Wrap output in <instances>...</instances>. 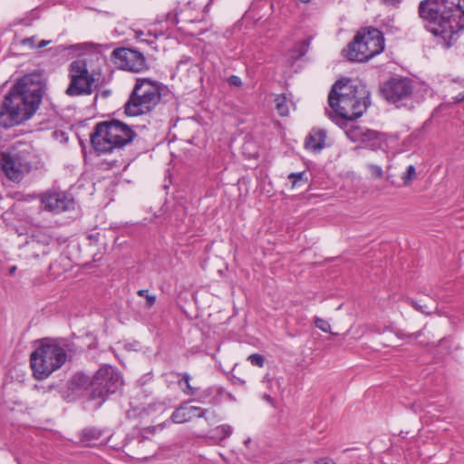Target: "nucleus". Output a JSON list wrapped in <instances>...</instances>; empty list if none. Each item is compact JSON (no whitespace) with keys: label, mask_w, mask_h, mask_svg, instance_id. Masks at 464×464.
<instances>
[{"label":"nucleus","mask_w":464,"mask_h":464,"mask_svg":"<svg viewBox=\"0 0 464 464\" xmlns=\"http://www.w3.org/2000/svg\"><path fill=\"white\" fill-rule=\"evenodd\" d=\"M45 89L40 74H28L18 80L1 103L0 126L10 129L29 120L38 110Z\"/></svg>","instance_id":"1"},{"label":"nucleus","mask_w":464,"mask_h":464,"mask_svg":"<svg viewBox=\"0 0 464 464\" xmlns=\"http://www.w3.org/2000/svg\"><path fill=\"white\" fill-rule=\"evenodd\" d=\"M418 14L425 28L437 39L438 44L450 48L456 43V35L464 30V14L459 5L449 0H422Z\"/></svg>","instance_id":"2"},{"label":"nucleus","mask_w":464,"mask_h":464,"mask_svg":"<svg viewBox=\"0 0 464 464\" xmlns=\"http://www.w3.org/2000/svg\"><path fill=\"white\" fill-rule=\"evenodd\" d=\"M328 103L333 111L328 116L337 124L342 121H354L362 116L371 105L370 92L361 82L351 79L338 80L332 86Z\"/></svg>","instance_id":"3"},{"label":"nucleus","mask_w":464,"mask_h":464,"mask_svg":"<svg viewBox=\"0 0 464 464\" xmlns=\"http://www.w3.org/2000/svg\"><path fill=\"white\" fill-rule=\"evenodd\" d=\"M136 136L134 130L128 124L112 119L96 123L90 135V141L95 152L111 153L132 142Z\"/></svg>","instance_id":"4"},{"label":"nucleus","mask_w":464,"mask_h":464,"mask_svg":"<svg viewBox=\"0 0 464 464\" xmlns=\"http://www.w3.org/2000/svg\"><path fill=\"white\" fill-rule=\"evenodd\" d=\"M66 343L56 339H44L31 353L30 363L34 376L44 380L62 367L67 360Z\"/></svg>","instance_id":"5"},{"label":"nucleus","mask_w":464,"mask_h":464,"mask_svg":"<svg viewBox=\"0 0 464 464\" xmlns=\"http://www.w3.org/2000/svg\"><path fill=\"white\" fill-rule=\"evenodd\" d=\"M35 160L31 142L16 141L8 150L0 153V165L5 175L14 182H19L31 172Z\"/></svg>","instance_id":"6"},{"label":"nucleus","mask_w":464,"mask_h":464,"mask_svg":"<svg viewBox=\"0 0 464 464\" xmlns=\"http://www.w3.org/2000/svg\"><path fill=\"white\" fill-rule=\"evenodd\" d=\"M162 84L150 78L136 79L134 87L124 105L128 116H140L152 111L160 102Z\"/></svg>","instance_id":"7"},{"label":"nucleus","mask_w":464,"mask_h":464,"mask_svg":"<svg viewBox=\"0 0 464 464\" xmlns=\"http://www.w3.org/2000/svg\"><path fill=\"white\" fill-rule=\"evenodd\" d=\"M384 46L382 31L374 27H364L356 33L343 53L348 60L362 63L382 53Z\"/></svg>","instance_id":"8"},{"label":"nucleus","mask_w":464,"mask_h":464,"mask_svg":"<svg viewBox=\"0 0 464 464\" xmlns=\"http://www.w3.org/2000/svg\"><path fill=\"white\" fill-rule=\"evenodd\" d=\"M122 385L120 372L111 366H102L90 382L91 400H99V405L103 403L110 394L115 393Z\"/></svg>","instance_id":"9"},{"label":"nucleus","mask_w":464,"mask_h":464,"mask_svg":"<svg viewBox=\"0 0 464 464\" xmlns=\"http://www.w3.org/2000/svg\"><path fill=\"white\" fill-rule=\"evenodd\" d=\"M69 85L65 93L69 96L90 95L93 92L95 79L89 72L87 63L84 60L72 62L68 68Z\"/></svg>","instance_id":"10"},{"label":"nucleus","mask_w":464,"mask_h":464,"mask_svg":"<svg viewBox=\"0 0 464 464\" xmlns=\"http://www.w3.org/2000/svg\"><path fill=\"white\" fill-rule=\"evenodd\" d=\"M413 81L408 77H391L380 86V93L388 102L401 107L412 98Z\"/></svg>","instance_id":"11"},{"label":"nucleus","mask_w":464,"mask_h":464,"mask_svg":"<svg viewBox=\"0 0 464 464\" xmlns=\"http://www.w3.org/2000/svg\"><path fill=\"white\" fill-rule=\"evenodd\" d=\"M177 375L181 377V380L178 381V384L181 385V381H183L186 384L185 388L182 389V392L186 395L193 396V401L201 403H208L212 406H217L221 403L223 395L225 393V389L223 387L210 386L200 390L199 388H196L190 385V376L188 373H177Z\"/></svg>","instance_id":"12"},{"label":"nucleus","mask_w":464,"mask_h":464,"mask_svg":"<svg viewBox=\"0 0 464 464\" xmlns=\"http://www.w3.org/2000/svg\"><path fill=\"white\" fill-rule=\"evenodd\" d=\"M111 57L118 66L132 72H141L149 69L143 53L130 48H117L112 51Z\"/></svg>","instance_id":"13"},{"label":"nucleus","mask_w":464,"mask_h":464,"mask_svg":"<svg viewBox=\"0 0 464 464\" xmlns=\"http://www.w3.org/2000/svg\"><path fill=\"white\" fill-rule=\"evenodd\" d=\"M124 451L132 459H147L156 453L154 442L143 433L129 440L123 446Z\"/></svg>","instance_id":"14"},{"label":"nucleus","mask_w":464,"mask_h":464,"mask_svg":"<svg viewBox=\"0 0 464 464\" xmlns=\"http://www.w3.org/2000/svg\"><path fill=\"white\" fill-rule=\"evenodd\" d=\"M41 203L44 209L62 213L73 208L74 201L63 192H46L41 195Z\"/></svg>","instance_id":"15"},{"label":"nucleus","mask_w":464,"mask_h":464,"mask_svg":"<svg viewBox=\"0 0 464 464\" xmlns=\"http://www.w3.org/2000/svg\"><path fill=\"white\" fill-rule=\"evenodd\" d=\"M198 412V418H205L208 421L211 420V417H217L215 411H210L208 409H202L200 407L190 406L188 408L180 407L175 410L171 414V420L176 423H184L188 421L191 414Z\"/></svg>","instance_id":"16"},{"label":"nucleus","mask_w":464,"mask_h":464,"mask_svg":"<svg viewBox=\"0 0 464 464\" xmlns=\"http://www.w3.org/2000/svg\"><path fill=\"white\" fill-rule=\"evenodd\" d=\"M326 130L321 129H313L304 140L307 150L314 152L322 150L325 146Z\"/></svg>","instance_id":"17"},{"label":"nucleus","mask_w":464,"mask_h":464,"mask_svg":"<svg viewBox=\"0 0 464 464\" xmlns=\"http://www.w3.org/2000/svg\"><path fill=\"white\" fill-rule=\"evenodd\" d=\"M104 430L95 427H86L80 433V441L85 446L92 447L102 443Z\"/></svg>","instance_id":"18"},{"label":"nucleus","mask_w":464,"mask_h":464,"mask_svg":"<svg viewBox=\"0 0 464 464\" xmlns=\"http://www.w3.org/2000/svg\"><path fill=\"white\" fill-rule=\"evenodd\" d=\"M50 252L49 240L44 237V240L41 242L38 239L32 238L26 245L25 254L27 257L39 258L44 256Z\"/></svg>","instance_id":"19"},{"label":"nucleus","mask_w":464,"mask_h":464,"mask_svg":"<svg viewBox=\"0 0 464 464\" xmlns=\"http://www.w3.org/2000/svg\"><path fill=\"white\" fill-rule=\"evenodd\" d=\"M382 134L379 131L366 129L361 143L370 150H375L382 147Z\"/></svg>","instance_id":"20"},{"label":"nucleus","mask_w":464,"mask_h":464,"mask_svg":"<svg viewBox=\"0 0 464 464\" xmlns=\"http://www.w3.org/2000/svg\"><path fill=\"white\" fill-rule=\"evenodd\" d=\"M179 17H180L181 21L186 23H194L200 20L198 15L194 14V8L191 6V2H188L184 9H180L179 12L175 13L172 24H179Z\"/></svg>","instance_id":"21"},{"label":"nucleus","mask_w":464,"mask_h":464,"mask_svg":"<svg viewBox=\"0 0 464 464\" xmlns=\"http://www.w3.org/2000/svg\"><path fill=\"white\" fill-rule=\"evenodd\" d=\"M232 431L233 430L230 425H218L209 431L208 438L212 440L214 443L220 445L223 440L230 437Z\"/></svg>","instance_id":"22"},{"label":"nucleus","mask_w":464,"mask_h":464,"mask_svg":"<svg viewBox=\"0 0 464 464\" xmlns=\"http://www.w3.org/2000/svg\"><path fill=\"white\" fill-rule=\"evenodd\" d=\"M275 104L277 113L281 117H285L289 114V105L285 94H279L275 98Z\"/></svg>","instance_id":"23"},{"label":"nucleus","mask_w":464,"mask_h":464,"mask_svg":"<svg viewBox=\"0 0 464 464\" xmlns=\"http://www.w3.org/2000/svg\"><path fill=\"white\" fill-rule=\"evenodd\" d=\"M365 128L358 125H351L345 131L348 139L353 142H361L364 135Z\"/></svg>","instance_id":"24"},{"label":"nucleus","mask_w":464,"mask_h":464,"mask_svg":"<svg viewBox=\"0 0 464 464\" xmlns=\"http://www.w3.org/2000/svg\"><path fill=\"white\" fill-rule=\"evenodd\" d=\"M288 179L292 184V188L302 186L307 183L308 179L305 171L293 172L288 175Z\"/></svg>","instance_id":"25"},{"label":"nucleus","mask_w":464,"mask_h":464,"mask_svg":"<svg viewBox=\"0 0 464 464\" xmlns=\"http://www.w3.org/2000/svg\"><path fill=\"white\" fill-rule=\"evenodd\" d=\"M312 38L309 37L304 41L297 43L294 48V52L297 53V57L301 58L309 50Z\"/></svg>","instance_id":"26"},{"label":"nucleus","mask_w":464,"mask_h":464,"mask_svg":"<svg viewBox=\"0 0 464 464\" xmlns=\"http://www.w3.org/2000/svg\"><path fill=\"white\" fill-rule=\"evenodd\" d=\"M415 178H416L415 167L413 165L408 166L406 171L401 176V179L403 180V184L405 186H409Z\"/></svg>","instance_id":"27"},{"label":"nucleus","mask_w":464,"mask_h":464,"mask_svg":"<svg viewBox=\"0 0 464 464\" xmlns=\"http://www.w3.org/2000/svg\"><path fill=\"white\" fill-rule=\"evenodd\" d=\"M90 382L91 381L89 377L83 373H76L72 379V383L78 387H83L88 384L90 385Z\"/></svg>","instance_id":"28"},{"label":"nucleus","mask_w":464,"mask_h":464,"mask_svg":"<svg viewBox=\"0 0 464 464\" xmlns=\"http://www.w3.org/2000/svg\"><path fill=\"white\" fill-rule=\"evenodd\" d=\"M137 295L140 297H145L147 308H151L156 303V296L153 295H149V291L147 289H140L137 292Z\"/></svg>","instance_id":"29"},{"label":"nucleus","mask_w":464,"mask_h":464,"mask_svg":"<svg viewBox=\"0 0 464 464\" xmlns=\"http://www.w3.org/2000/svg\"><path fill=\"white\" fill-rule=\"evenodd\" d=\"M247 360L251 362V364L263 367L265 364V357L262 354L259 353H253L250 354L247 358Z\"/></svg>","instance_id":"30"},{"label":"nucleus","mask_w":464,"mask_h":464,"mask_svg":"<svg viewBox=\"0 0 464 464\" xmlns=\"http://www.w3.org/2000/svg\"><path fill=\"white\" fill-rule=\"evenodd\" d=\"M314 324L317 328H319L323 332L329 333L331 330L330 324L327 321H325L324 319L316 317L314 320Z\"/></svg>","instance_id":"31"},{"label":"nucleus","mask_w":464,"mask_h":464,"mask_svg":"<svg viewBox=\"0 0 464 464\" xmlns=\"http://www.w3.org/2000/svg\"><path fill=\"white\" fill-rule=\"evenodd\" d=\"M368 169H369L371 175L375 179H380L383 175V171H382V168L378 165L370 164L368 166Z\"/></svg>","instance_id":"32"},{"label":"nucleus","mask_w":464,"mask_h":464,"mask_svg":"<svg viewBox=\"0 0 464 464\" xmlns=\"http://www.w3.org/2000/svg\"><path fill=\"white\" fill-rule=\"evenodd\" d=\"M227 82L235 87H241L242 86V81L240 77L237 75H231L227 78Z\"/></svg>","instance_id":"33"},{"label":"nucleus","mask_w":464,"mask_h":464,"mask_svg":"<svg viewBox=\"0 0 464 464\" xmlns=\"http://www.w3.org/2000/svg\"><path fill=\"white\" fill-rule=\"evenodd\" d=\"M101 236L102 235L100 232L91 233L87 236V238L90 241L91 245H97L101 239Z\"/></svg>","instance_id":"34"},{"label":"nucleus","mask_w":464,"mask_h":464,"mask_svg":"<svg viewBox=\"0 0 464 464\" xmlns=\"http://www.w3.org/2000/svg\"><path fill=\"white\" fill-rule=\"evenodd\" d=\"M35 42H36V37L35 36H31V37H27V38H24L21 41V44L23 45H28L30 46L31 48H36V44H35Z\"/></svg>","instance_id":"35"},{"label":"nucleus","mask_w":464,"mask_h":464,"mask_svg":"<svg viewBox=\"0 0 464 464\" xmlns=\"http://www.w3.org/2000/svg\"><path fill=\"white\" fill-rule=\"evenodd\" d=\"M402 0H381V2L383 5H399Z\"/></svg>","instance_id":"36"},{"label":"nucleus","mask_w":464,"mask_h":464,"mask_svg":"<svg viewBox=\"0 0 464 464\" xmlns=\"http://www.w3.org/2000/svg\"><path fill=\"white\" fill-rule=\"evenodd\" d=\"M263 399H264L266 401H267L268 403L272 404V405H274V404H275V401H274V399H273V398L271 397V395H270V394H268V393H264V395H263Z\"/></svg>","instance_id":"37"},{"label":"nucleus","mask_w":464,"mask_h":464,"mask_svg":"<svg viewBox=\"0 0 464 464\" xmlns=\"http://www.w3.org/2000/svg\"><path fill=\"white\" fill-rule=\"evenodd\" d=\"M455 101L457 102H464V90L458 93V95L455 97Z\"/></svg>","instance_id":"38"},{"label":"nucleus","mask_w":464,"mask_h":464,"mask_svg":"<svg viewBox=\"0 0 464 464\" xmlns=\"http://www.w3.org/2000/svg\"><path fill=\"white\" fill-rule=\"evenodd\" d=\"M412 304H413V306H414L416 309H418V310L421 311L422 313L430 314V312L426 311V310L424 309V307H423V306H421V305H418V304H417V303L412 302Z\"/></svg>","instance_id":"39"},{"label":"nucleus","mask_w":464,"mask_h":464,"mask_svg":"<svg viewBox=\"0 0 464 464\" xmlns=\"http://www.w3.org/2000/svg\"><path fill=\"white\" fill-rule=\"evenodd\" d=\"M50 41H46V40H42L36 46V48L40 49V48H43L44 46H46L47 44H49Z\"/></svg>","instance_id":"40"},{"label":"nucleus","mask_w":464,"mask_h":464,"mask_svg":"<svg viewBox=\"0 0 464 464\" xmlns=\"http://www.w3.org/2000/svg\"><path fill=\"white\" fill-rule=\"evenodd\" d=\"M234 383L235 384H238V385H244L246 383V382L240 378H237V377H235L234 376Z\"/></svg>","instance_id":"41"},{"label":"nucleus","mask_w":464,"mask_h":464,"mask_svg":"<svg viewBox=\"0 0 464 464\" xmlns=\"http://www.w3.org/2000/svg\"><path fill=\"white\" fill-rule=\"evenodd\" d=\"M264 382H266L268 386H270L273 382V379L270 378L268 376V374H266L265 377H264V380H263Z\"/></svg>","instance_id":"42"},{"label":"nucleus","mask_w":464,"mask_h":464,"mask_svg":"<svg viewBox=\"0 0 464 464\" xmlns=\"http://www.w3.org/2000/svg\"><path fill=\"white\" fill-rule=\"evenodd\" d=\"M459 9L461 10L462 14H464V0H459Z\"/></svg>","instance_id":"43"},{"label":"nucleus","mask_w":464,"mask_h":464,"mask_svg":"<svg viewBox=\"0 0 464 464\" xmlns=\"http://www.w3.org/2000/svg\"><path fill=\"white\" fill-rule=\"evenodd\" d=\"M16 271V266H13L9 268V275H14Z\"/></svg>","instance_id":"44"},{"label":"nucleus","mask_w":464,"mask_h":464,"mask_svg":"<svg viewBox=\"0 0 464 464\" xmlns=\"http://www.w3.org/2000/svg\"><path fill=\"white\" fill-rule=\"evenodd\" d=\"M324 464H336V463L332 459H328Z\"/></svg>","instance_id":"45"},{"label":"nucleus","mask_w":464,"mask_h":464,"mask_svg":"<svg viewBox=\"0 0 464 464\" xmlns=\"http://www.w3.org/2000/svg\"><path fill=\"white\" fill-rule=\"evenodd\" d=\"M155 430L154 427H151V428H147L144 431H150V432H153Z\"/></svg>","instance_id":"46"},{"label":"nucleus","mask_w":464,"mask_h":464,"mask_svg":"<svg viewBox=\"0 0 464 464\" xmlns=\"http://www.w3.org/2000/svg\"><path fill=\"white\" fill-rule=\"evenodd\" d=\"M302 3H308L310 0H300Z\"/></svg>","instance_id":"47"},{"label":"nucleus","mask_w":464,"mask_h":464,"mask_svg":"<svg viewBox=\"0 0 464 464\" xmlns=\"http://www.w3.org/2000/svg\"><path fill=\"white\" fill-rule=\"evenodd\" d=\"M418 335H419V334H411L410 336H414L415 338H417V337H418Z\"/></svg>","instance_id":"48"},{"label":"nucleus","mask_w":464,"mask_h":464,"mask_svg":"<svg viewBox=\"0 0 464 464\" xmlns=\"http://www.w3.org/2000/svg\"><path fill=\"white\" fill-rule=\"evenodd\" d=\"M152 405H149V407L147 408V411H150L151 409Z\"/></svg>","instance_id":"49"}]
</instances>
